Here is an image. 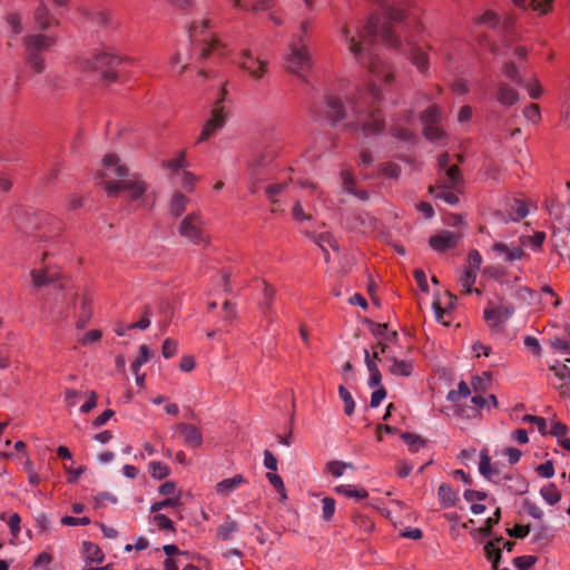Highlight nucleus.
<instances>
[{
	"mask_svg": "<svg viewBox=\"0 0 570 570\" xmlns=\"http://www.w3.org/2000/svg\"><path fill=\"white\" fill-rule=\"evenodd\" d=\"M453 188L429 187V193L435 195V198L444 200L446 204L454 206L459 203V197L452 191Z\"/></svg>",
	"mask_w": 570,
	"mask_h": 570,
	"instance_id": "nucleus-28",
	"label": "nucleus"
},
{
	"mask_svg": "<svg viewBox=\"0 0 570 570\" xmlns=\"http://www.w3.org/2000/svg\"><path fill=\"white\" fill-rule=\"evenodd\" d=\"M179 504H180V498L179 497L166 498L163 501L153 503L151 507H150V511L151 512H158V511H160L163 509L177 507Z\"/></svg>",
	"mask_w": 570,
	"mask_h": 570,
	"instance_id": "nucleus-47",
	"label": "nucleus"
},
{
	"mask_svg": "<svg viewBox=\"0 0 570 570\" xmlns=\"http://www.w3.org/2000/svg\"><path fill=\"white\" fill-rule=\"evenodd\" d=\"M32 17L36 27L40 32H45L52 27L60 24V20L53 16L43 0H39V4L35 9Z\"/></svg>",
	"mask_w": 570,
	"mask_h": 570,
	"instance_id": "nucleus-13",
	"label": "nucleus"
},
{
	"mask_svg": "<svg viewBox=\"0 0 570 570\" xmlns=\"http://www.w3.org/2000/svg\"><path fill=\"white\" fill-rule=\"evenodd\" d=\"M335 492L347 498L365 499L368 493L365 489H353L351 485L341 484L335 488Z\"/></svg>",
	"mask_w": 570,
	"mask_h": 570,
	"instance_id": "nucleus-37",
	"label": "nucleus"
},
{
	"mask_svg": "<svg viewBox=\"0 0 570 570\" xmlns=\"http://www.w3.org/2000/svg\"><path fill=\"white\" fill-rule=\"evenodd\" d=\"M361 126V131L365 137L376 136L383 132L384 122L377 109L372 110L367 116L346 124V129L357 130Z\"/></svg>",
	"mask_w": 570,
	"mask_h": 570,
	"instance_id": "nucleus-10",
	"label": "nucleus"
},
{
	"mask_svg": "<svg viewBox=\"0 0 570 570\" xmlns=\"http://www.w3.org/2000/svg\"><path fill=\"white\" fill-rule=\"evenodd\" d=\"M212 27V21L208 18L203 19L200 22L193 21L189 26L188 33L190 39H195L198 33H204L206 29Z\"/></svg>",
	"mask_w": 570,
	"mask_h": 570,
	"instance_id": "nucleus-43",
	"label": "nucleus"
},
{
	"mask_svg": "<svg viewBox=\"0 0 570 570\" xmlns=\"http://www.w3.org/2000/svg\"><path fill=\"white\" fill-rule=\"evenodd\" d=\"M326 104V117L332 121L333 125L347 118L350 115L360 117L367 106V101L358 102L354 99H348L346 104L335 96H328L325 100Z\"/></svg>",
	"mask_w": 570,
	"mask_h": 570,
	"instance_id": "nucleus-6",
	"label": "nucleus"
},
{
	"mask_svg": "<svg viewBox=\"0 0 570 570\" xmlns=\"http://www.w3.org/2000/svg\"><path fill=\"white\" fill-rule=\"evenodd\" d=\"M56 36L45 32L28 35L23 38L26 47V60L36 72H42L45 69V61L41 52L49 50L57 43Z\"/></svg>",
	"mask_w": 570,
	"mask_h": 570,
	"instance_id": "nucleus-3",
	"label": "nucleus"
},
{
	"mask_svg": "<svg viewBox=\"0 0 570 570\" xmlns=\"http://www.w3.org/2000/svg\"><path fill=\"white\" fill-rule=\"evenodd\" d=\"M286 188V184L285 183H277V184H272L269 186L266 187V195L267 197L273 202L275 203L276 199L275 197L277 195H279L281 193H283V190Z\"/></svg>",
	"mask_w": 570,
	"mask_h": 570,
	"instance_id": "nucleus-61",
	"label": "nucleus"
},
{
	"mask_svg": "<svg viewBox=\"0 0 570 570\" xmlns=\"http://www.w3.org/2000/svg\"><path fill=\"white\" fill-rule=\"evenodd\" d=\"M338 395H340L341 400L344 402L345 414L348 416L352 415L355 410V402L353 400L352 394L348 392V390L345 386L340 385L338 386Z\"/></svg>",
	"mask_w": 570,
	"mask_h": 570,
	"instance_id": "nucleus-40",
	"label": "nucleus"
},
{
	"mask_svg": "<svg viewBox=\"0 0 570 570\" xmlns=\"http://www.w3.org/2000/svg\"><path fill=\"white\" fill-rule=\"evenodd\" d=\"M476 281V273L474 271H465L459 278V283L464 294L476 293L480 294L478 288L472 289L473 284Z\"/></svg>",
	"mask_w": 570,
	"mask_h": 570,
	"instance_id": "nucleus-30",
	"label": "nucleus"
},
{
	"mask_svg": "<svg viewBox=\"0 0 570 570\" xmlns=\"http://www.w3.org/2000/svg\"><path fill=\"white\" fill-rule=\"evenodd\" d=\"M149 326H150V311H149L148 306H145L142 317L138 322L128 325L127 328L145 331Z\"/></svg>",
	"mask_w": 570,
	"mask_h": 570,
	"instance_id": "nucleus-52",
	"label": "nucleus"
},
{
	"mask_svg": "<svg viewBox=\"0 0 570 570\" xmlns=\"http://www.w3.org/2000/svg\"><path fill=\"white\" fill-rule=\"evenodd\" d=\"M187 203L188 198L185 195L176 193L170 202L171 215H174L175 217L180 216L185 212Z\"/></svg>",
	"mask_w": 570,
	"mask_h": 570,
	"instance_id": "nucleus-36",
	"label": "nucleus"
},
{
	"mask_svg": "<svg viewBox=\"0 0 570 570\" xmlns=\"http://www.w3.org/2000/svg\"><path fill=\"white\" fill-rule=\"evenodd\" d=\"M507 482V488L513 493L523 494L528 492L529 484L521 475H504L502 478Z\"/></svg>",
	"mask_w": 570,
	"mask_h": 570,
	"instance_id": "nucleus-27",
	"label": "nucleus"
},
{
	"mask_svg": "<svg viewBox=\"0 0 570 570\" xmlns=\"http://www.w3.org/2000/svg\"><path fill=\"white\" fill-rule=\"evenodd\" d=\"M176 430L183 435L184 443L189 448H199L203 443V434L198 428L189 423H179Z\"/></svg>",
	"mask_w": 570,
	"mask_h": 570,
	"instance_id": "nucleus-17",
	"label": "nucleus"
},
{
	"mask_svg": "<svg viewBox=\"0 0 570 570\" xmlns=\"http://www.w3.org/2000/svg\"><path fill=\"white\" fill-rule=\"evenodd\" d=\"M491 466H492V463H491V459L488 454V451L482 450L480 453V463H479V471H480L481 475H483V476L489 475L491 473Z\"/></svg>",
	"mask_w": 570,
	"mask_h": 570,
	"instance_id": "nucleus-51",
	"label": "nucleus"
},
{
	"mask_svg": "<svg viewBox=\"0 0 570 570\" xmlns=\"http://www.w3.org/2000/svg\"><path fill=\"white\" fill-rule=\"evenodd\" d=\"M31 278L36 287H42L57 282L60 278V273L50 268L33 269Z\"/></svg>",
	"mask_w": 570,
	"mask_h": 570,
	"instance_id": "nucleus-18",
	"label": "nucleus"
},
{
	"mask_svg": "<svg viewBox=\"0 0 570 570\" xmlns=\"http://www.w3.org/2000/svg\"><path fill=\"white\" fill-rule=\"evenodd\" d=\"M410 58H411V61L413 62V65L421 72H424L428 70V65H429L428 56L421 49L413 48L411 51Z\"/></svg>",
	"mask_w": 570,
	"mask_h": 570,
	"instance_id": "nucleus-39",
	"label": "nucleus"
},
{
	"mask_svg": "<svg viewBox=\"0 0 570 570\" xmlns=\"http://www.w3.org/2000/svg\"><path fill=\"white\" fill-rule=\"evenodd\" d=\"M267 61L255 58L249 49L240 53L239 67L246 70L253 78L262 79L266 72Z\"/></svg>",
	"mask_w": 570,
	"mask_h": 570,
	"instance_id": "nucleus-12",
	"label": "nucleus"
},
{
	"mask_svg": "<svg viewBox=\"0 0 570 570\" xmlns=\"http://www.w3.org/2000/svg\"><path fill=\"white\" fill-rule=\"evenodd\" d=\"M440 119V110L436 106L429 107L422 115V121L424 124H436Z\"/></svg>",
	"mask_w": 570,
	"mask_h": 570,
	"instance_id": "nucleus-57",
	"label": "nucleus"
},
{
	"mask_svg": "<svg viewBox=\"0 0 570 570\" xmlns=\"http://www.w3.org/2000/svg\"><path fill=\"white\" fill-rule=\"evenodd\" d=\"M102 164L107 170H111L119 178L106 181L105 189L108 196L116 197L120 191H127L134 202L145 197L148 184L137 175L129 176L127 166L119 164V157L116 154L106 155Z\"/></svg>",
	"mask_w": 570,
	"mask_h": 570,
	"instance_id": "nucleus-2",
	"label": "nucleus"
},
{
	"mask_svg": "<svg viewBox=\"0 0 570 570\" xmlns=\"http://www.w3.org/2000/svg\"><path fill=\"white\" fill-rule=\"evenodd\" d=\"M461 238L462 235L460 233L445 229L432 236L429 243L434 250L444 252L455 247Z\"/></svg>",
	"mask_w": 570,
	"mask_h": 570,
	"instance_id": "nucleus-15",
	"label": "nucleus"
},
{
	"mask_svg": "<svg viewBox=\"0 0 570 570\" xmlns=\"http://www.w3.org/2000/svg\"><path fill=\"white\" fill-rule=\"evenodd\" d=\"M492 252L495 253L499 257L503 259V262H515L520 261L524 257L529 258V256L525 254L521 245H514L513 243L507 244V243H495L492 246Z\"/></svg>",
	"mask_w": 570,
	"mask_h": 570,
	"instance_id": "nucleus-14",
	"label": "nucleus"
},
{
	"mask_svg": "<svg viewBox=\"0 0 570 570\" xmlns=\"http://www.w3.org/2000/svg\"><path fill=\"white\" fill-rule=\"evenodd\" d=\"M80 13L83 17L81 28L85 31L98 32L100 29L106 28L109 24V14L107 11L92 8V9H80Z\"/></svg>",
	"mask_w": 570,
	"mask_h": 570,
	"instance_id": "nucleus-11",
	"label": "nucleus"
},
{
	"mask_svg": "<svg viewBox=\"0 0 570 570\" xmlns=\"http://www.w3.org/2000/svg\"><path fill=\"white\" fill-rule=\"evenodd\" d=\"M166 166L173 171H177L178 169L186 167L187 161L185 151H180L176 158L168 160Z\"/></svg>",
	"mask_w": 570,
	"mask_h": 570,
	"instance_id": "nucleus-56",
	"label": "nucleus"
},
{
	"mask_svg": "<svg viewBox=\"0 0 570 570\" xmlns=\"http://www.w3.org/2000/svg\"><path fill=\"white\" fill-rule=\"evenodd\" d=\"M500 519H501V509L497 508L493 513V517H490L485 520V524L479 529V532L484 537L491 535L493 525L498 524Z\"/></svg>",
	"mask_w": 570,
	"mask_h": 570,
	"instance_id": "nucleus-42",
	"label": "nucleus"
},
{
	"mask_svg": "<svg viewBox=\"0 0 570 570\" xmlns=\"http://www.w3.org/2000/svg\"><path fill=\"white\" fill-rule=\"evenodd\" d=\"M323 507V519L328 521L332 519L335 512V500L333 498L326 497L322 501Z\"/></svg>",
	"mask_w": 570,
	"mask_h": 570,
	"instance_id": "nucleus-53",
	"label": "nucleus"
},
{
	"mask_svg": "<svg viewBox=\"0 0 570 570\" xmlns=\"http://www.w3.org/2000/svg\"><path fill=\"white\" fill-rule=\"evenodd\" d=\"M497 303L488 302V306L483 312V317L490 327L497 328L500 324L509 320L514 314V306L505 304L503 297L498 296Z\"/></svg>",
	"mask_w": 570,
	"mask_h": 570,
	"instance_id": "nucleus-9",
	"label": "nucleus"
},
{
	"mask_svg": "<svg viewBox=\"0 0 570 570\" xmlns=\"http://www.w3.org/2000/svg\"><path fill=\"white\" fill-rule=\"evenodd\" d=\"M271 159H272V157L269 154H266V153L255 154L253 157V161L249 165V173H250L252 177L257 176L259 169L265 167L271 161Z\"/></svg>",
	"mask_w": 570,
	"mask_h": 570,
	"instance_id": "nucleus-35",
	"label": "nucleus"
},
{
	"mask_svg": "<svg viewBox=\"0 0 570 570\" xmlns=\"http://www.w3.org/2000/svg\"><path fill=\"white\" fill-rule=\"evenodd\" d=\"M275 297V288L264 283L263 299L261 301V309L265 318L272 321V306Z\"/></svg>",
	"mask_w": 570,
	"mask_h": 570,
	"instance_id": "nucleus-26",
	"label": "nucleus"
},
{
	"mask_svg": "<svg viewBox=\"0 0 570 570\" xmlns=\"http://www.w3.org/2000/svg\"><path fill=\"white\" fill-rule=\"evenodd\" d=\"M446 180L439 185V188H453L458 190L463 183V176L458 166H450L445 170Z\"/></svg>",
	"mask_w": 570,
	"mask_h": 570,
	"instance_id": "nucleus-25",
	"label": "nucleus"
},
{
	"mask_svg": "<svg viewBox=\"0 0 570 570\" xmlns=\"http://www.w3.org/2000/svg\"><path fill=\"white\" fill-rule=\"evenodd\" d=\"M514 6L538 11L540 14L548 13L552 8V0H513Z\"/></svg>",
	"mask_w": 570,
	"mask_h": 570,
	"instance_id": "nucleus-22",
	"label": "nucleus"
},
{
	"mask_svg": "<svg viewBox=\"0 0 570 570\" xmlns=\"http://www.w3.org/2000/svg\"><path fill=\"white\" fill-rule=\"evenodd\" d=\"M326 470L334 476L340 478L344 474L345 465L343 464V461H330L326 464Z\"/></svg>",
	"mask_w": 570,
	"mask_h": 570,
	"instance_id": "nucleus-58",
	"label": "nucleus"
},
{
	"mask_svg": "<svg viewBox=\"0 0 570 570\" xmlns=\"http://www.w3.org/2000/svg\"><path fill=\"white\" fill-rule=\"evenodd\" d=\"M341 177H342V180H343V188H344V190L346 193L351 194V195L353 193H356L355 179L352 176V174L348 170H343L341 173Z\"/></svg>",
	"mask_w": 570,
	"mask_h": 570,
	"instance_id": "nucleus-55",
	"label": "nucleus"
},
{
	"mask_svg": "<svg viewBox=\"0 0 570 570\" xmlns=\"http://www.w3.org/2000/svg\"><path fill=\"white\" fill-rule=\"evenodd\" d=\"M412 370H413L412 363H410L407 361L392 358V365L390 367V372L393 375L410 376L412 373Z\"/></svg>",
	"mask_w": 570,
	"mask_h": 570,
	"instance_id": "nucleus-33",
	"label": "nucleus"
},
{
	"mask_svg": "<svg viewBox=\"0 0 570 570\" xmlns=\"http://www.w3.org/2000/svg\"><path fill=\"white\" fill-rule=\"evenodd\" d=\"M6 21H7L8 26L10 27L12 33L19 35L22 32V30H23L22 18L19 13H17V12L9 13L6 18Z\"/></svg>",
	"mask_w": 570,
	"mask_h": 570,
	"instance_id": "nucleus-45",
	"label": "nucleus"
},
{
	"mask_svg": "<svg viewBox=\"0 0 570 570\" xmlns=\"http://www.w3.org/2000/svg\"><path fill=\"white\" fill-rule=\"evenodd\" d=\"M52 520L51 518L46 513H39L36 517V524L40 532L47 533L51 529Z\"/></svg>",
	"mask_w": 570,
	"mask_h": 570,
	"instance_id": "nucleus-54",
	"label": "nucleus"
},
{
	"mask_svg": "<svg viewBox=\"0 0 570 570\" xmlns=\"http://www.w3.org/2000/svg\"><path fill=\"white\" fill-rule=\"evenodd\" d=\"M502 73L513 83L518 86L524 85V80L520 73V70L513 61H507L505 63H503Z\"/></svg>",
	"mask_w": 570,
	"mask_h": 570,
	"instance_id": "nucleus-29",
	"label": "nucleus"
},
{
	"mask_svg": "<svg viewBox=\"0 0 570 570\" xmlns=\"http://www.w3.org/2000/svg\"><path fill=\"white\" fill-rule=\"evenodd\" d=\"M522 421L524 423H532L533 425H537L538 428V431L542 434V435H546L548 433L547 431V422L543 417L541 416H534V415H530V414H527L522 417Z\"/></svg>",
	"mask_w": 570,
	"mask_h": 570,
	"instance_id": "nucleus-48",
	"label": "nucleus"
},
{
	"mask_svg": "<svg viewBox=\"0 0 570 570\" xmlns=\"http://www.w3.org/2000/svg\"><path fill=\"white\" fill-rule=\"evenodd\" d=\"M121 58L109 52H98L92 59L81 58L78 65L83 70H97L100 71L106 81L117 80V67L120 65Z\"/></svg>",
	"mask_w": 570,
	"mask_h": 570,
	"instance_id": "nucleus-5",
	"label": "nucleus"
},
{
	"mask_svg": "<svg viewBox=\"0 0 570 570\" xmlns=\"http://www.w3.org/2000/svg\"><path fill=\"white\" fill-rule=\"evenodd\" d=\"M535 471L540 476L547 478V479H550L554 475V468H553V464L551 461H547L546 463L540 464L535 469Z\"/></svg>",
	"mask_w": 570,
	"mask_h": 570,
	"instance_id": "nucleus-64",
	"label": "nucleus"
},
{
	"mask_svg": "<svg viewBox=\"0 0 570 570\" xmlns=\"http://www.w3.org/2000/svg\"><path fill=\"white\" fill-rule=\"evenodd\" d=\"M226 90L222 89L220 96L215 102L212 110L210 118L205 122L202 132L197 139V142H204L208 140L218 129L223 128L226 120V114L224 111L223 101L225 100Z\"/></svg>",
	"mask_w": 570,
	"mask_h": 570,
	"instance_id": "nucleus-8",
	"label": "nucleus"
},
{
	"mask_svg": "<svg viewBox=\"0 0 570 570\" xmlns=\"http://www.w3.org/2000/svg\"><path fill=\"white\" fill-rule=\"evenodd\" d=\"M513 562L519 570H529L537 562V557L521 556L514 558Z\"/></svg>",
	"mask_w": 570,
	"mask_h": 570,
	"instance_id": "nucleus-49",
	"label": "nucleus"
},
{
	"mask_svg": "<svg viewBox=\"0 0 570 570\" xmlns=\"http://www.w3.org/2000/svg\"><path fill=\"white\" fill-rule=\"evenodd\" d=\"M505 210L509 216V219L512 222H519L524 218L528 214V207L525 204L517 198L508 199L505 203Z\"/></svg>",
	"mask_w": 570,
	"mask_h": 570,
	"instance_id": "nucleus-20",
	"label": "nucleus"
},
{
	"mask_svg": "<svg viewBox=\"0 0 570 570\" xmlns=\"http://www.w3.org/2000/svg\"><path fill=\"white\" fill-rule=\"evenodd\" d=\"M549 370L562 381L558 386L559 393L562 396L570 397V358H567L566 363L557 361L554 364L549 366Z\"/></svg>",
	"mask_w": 570,
	"mask_h": 570,
	"instance_id": "nucleus-16",
	"label": "nucleus"
},
{
	"mask_svg": "<svg viewBox=\"0 0 570 570\" xmlns=\"http://www.w3.org/2000/svg\"><path fill=\"white\" fill-rule=\"evenodd\" d=\"M424 135L430 140H439L444 137V132L436 124H424Z\"/></svg>",
	"mask_w": 570,
	"mask_h": 570,
	"instance_id": "nucleus-50",
	"label": "nucleus"
},
{
	"mask_svg": "<svg viewBox=\"0 0 570 570\" xmlns=\"http://www.w3.org/2000/svg\"><path fill=\"white\" fill-rule=\"evenodd\" d=\"M153 356V352L149 350L147 345H141L139 347V355L137 358L131 363V371L137 374L139 372V368L146 364Z\"/></svg>",
	"mask_w": 570,
	"mask_h": 570,
	"instance_id": "nucleus-38",
	"label": "nucleus"
},
{
	"mask_svg": "<svg viewBox=\"0 0 570 570\" xmlns=\"http://www.w3.org/2000/svg\"><path fill=\"white\" fill-rule=\"evenodd\" d=\"M540 492H541L542 498L550 505L556 504L561 499L560 492L557 490L556 485L552 484V483L547 485V487H544V488H542Z\"/></svg>",
	"mask_w": 570,
	"mask_h": 570,
	"instance_id": "nucleus-41",
	"label": "nucleus"
},
{
	"mask_svg": "<svg viewBox=\"0 0 570 570\" xmlns=\"http://www.w3.org/2000/svg\"><path fill=\"white\" fill-rule=\"evenodd\" d=\"M154 521L160 530H174L173 521L165 514H156Z\"/></svg>",
	"mask_w": 570,
	"mask_h": 570,
	"instance_id": "nucleus-63",
	"label": "nucleus"
},
{
	"mask_svg": "<svg viewBox=\"0 0 570 570\" xmlns=\"http://www.w3.org/2000/svg\"><path fill=\"white\" fill-rule=\"evenodd\" d=\"M82 548H83V556L87 560H89L91 562H97V563L102 561L104 553L97 544H95L92 542H83Z\"/></svg>",
	"mask_w": 570,
	"mask_h": 570,
	"instance_id": "nucleus-31",
	"label": "nucleus"
},
{
	"mask_svg": "<svg viewBox=\"0 0 570 570\" xmlns=\"http://www.w3.org/2000/svg\"><path fill=\"white\" fill-rule=\"evenodd\" d=\"M469 266H468V271H474L475 273L479 271L480 266H481V263H482V257L480 255V253L476 250V249H472L470 253H469Z\"/></svg>",
	"mask_w": 570,
	"mask_h": 570,
	"instance_id": "nucleus-59",
	"label": "nucleus"
},
{
	"mask_svg": "<svg viewBox=\"0 0 570 570\" xmlns=\"http://www.w3.org/2000/svg\"><path fill=\"white\" fill-rule=\"evenodd\" d=\"M523 115L531 122H537L540 119V109L537 104H531L523 110Z\"/></svg>",
	"mask_w": 570,
	"mask_h": 570,
	"instance_id": "nucleus-62",
	"label": "nucleus"
},
{
	"mask_svg": "<svg viewBox=\"0 0 570 570\" xmlns=\"http://www.w3.org/2000/svg\"><path fill=\"white\" fill-rule=\"evenodd\" d=\"M203 226L204 220L200 214L193 213L180 222L178 233L195 245L207 244L208 236L205 234Z\"/></svg>",
	"mask_w": 570,
	"mask_h": 570,
	"instance_id": "nucleus-7",
	"label": "nucleus"
},
{
	"mask_svg": "<svg viewBox=\"0 0 570 570\" xmlns=\"http://www.w3.org/2000/svg\"><path fill=\"white\" fill-rule=\"evenodd\" d=\"M497 100L504 106H513L519 101L518 91L507 82L498 83Z\"/></svg>",
	"mask_w": 570,
	"mask_h": 570,
	"instance_id": "nucleus-19",
	"label": "nucleus"
},
{
	"mask_svg": "<svg viewBox=\"0 0 570 570\" xmlns=\"http://www.w3.org/2000/svg\"><path fill=\"white\" fill-rule=\"evenodd\" d=\"M177 352V342L171 338H166L163 344L161 353L165 358L173 357Z\"/></svg>",
	"mask_w": 570,
	"mask_h": 570,
	"instance_id": "nucleus-60",
	"label": "nucleus"
},
{
	"mask_svg": "<svg viewBox=\"0 0 570 570\" xmlns=\"http://www.w3.org/2000/svg\"><path fill=\"white\" fill-rule=\"evenodd\" d=\"M239 530L238 523L227 515L224 522L216 529L217 538L227 541L234 538Z\"/></svg>",
	"mask_w": 570,
	"mask_h": 570,
	"instance_id": "nucleus-24",
	"label": "nucleus"
},
{
	"mask_svg": "<svg viewBox=\"0 0 570 570\" xmlns=\"http://www.w3.org/2000/svg\"><path fill=\"white\" fill-rule=\"evenodd\" d=\"M244 482V476L242 474H236L233 478L224 479L223 481L218 482L216 484V491L218 494L227 497L236 489H238Z\"/></svg>",
	"mask_w": 570,
	"mask_h": 570,
	"instance_id": "nucleus-21",
	"label": "nucleus"
},
{
	"mask_svg": "<svg viewBox=\"0 0 570 570\" xmlns=\"http://www.w3.org/2000/svg\"><path fill=\"white\" fill-rule=\"evenodd\" d=\"M402 440L407 444L409 450L412 453H416L420 451L421 448L425 446L426 441L423 440L421 436L415 435L410 432H403L401 434Z\"/></svg>",
	"mask_w": 570,
	"mask_h": 570,
	"instance_id": "nucleus-32",
	"label": "nucleus"
},
{
	"mask_svg": "<svg viewBox=\"0 0 570 570\" xmlns=\"http://www.w3.org/2000/svg\"><path fill=\"white\" fill-rule=\"evenodd\" d=\"M487 559L492 563L493 570H499V562L501 560V550L495 546V542L489 541L484 546Z\"/></svg>",
	"mask_w": 570,
	"mask_h": 570,
	"instance_id": "nucleus-34",
	"label": "nucleus"
},
{
	"mask_svg": "<svg viewBox=\"0 0 570 570\" xmlns=\"http://www.w3.org/2000/svg\"><path fill=\"white\" fill-rule=\"evenodd\" d=\"M223 47L222 42L217 38H210L209 40H204L202 43V53L200 57L206 59L212 51H216Z\"/></svg>",
	"mask_w": 570,
	"mask_h": 570,
	"instance_id": "nucleus-44",
	"label": "nucleus"
},
{
	"mask_svg": "<svg viewBox=\"0 0 570 570\" xmlns=\"http://www.w3.org/2000/svg\"><path fill=\"white\" fill-rule=\"evenodd\" d=\"M150 473L155 479H164L169 474V469L166 464L157 461L149 463Z\"/></svg>",
	"mask_w": 570,
	"mask_h": 570,
	"instance_id": "nucleus-46",
	"label": "nucleus"
},
{
	"mask_svg": "<svg viewBox=\"0 0 570 570\" xmlns=\"http://www.w3.org/2000/svg\"><path fill=\"white\" fill-rule=\"evenodd\" d=\"M286 68L295 75H301L311 69L312 57L308 48L301 35H294L288 43V52L286 55Z\"/></svg>",
	"mask_w": 570,
	"mask_h": 570,
	"instance_id": "nucleus-4",
	"label": "nucleus"
},
{
	"mask_svg": "<svg viewBox=\"0 0 570 570\" xmlns=\"http://www.w3.org/2000/svg\"><path fill=\"white\" fill-rule=\"evenodd\" d=\"M438 495L440 503L443 508L454 507L459 501L458 492L454 491L452 487L448 483H442L439 487Z\"/></svg>",
	"mask_w": 570,
	"mask_h": 570,
	"instance_id": "nucleus-23",
	"label": "nucleus"
},
{
	"mask_svg": "<svg viewBox=\"0 0 570 570\" xmlns=\"http://www.w3.org/2000/svg\"><path fill=\"white\" fill-rule=\"evenodd\" d=\"M386 21L381 22L380 17L372 14L365 23H344L341 28V36L350 52L362 65L366 66L373 75V83L370 87V96L373 102L381 100V89L376 81L391 82L393 73L371 50V46L381 38L386 45L397 47L400 40L394 36L392 21H402L406 16L403 9H390L386 12Z\"/></svg>",
	"mask_w": 570,
	"mask_h": 570,
	"instance_id": "nucleus-1",
	"label": "nucleus"
}]
</instances>
